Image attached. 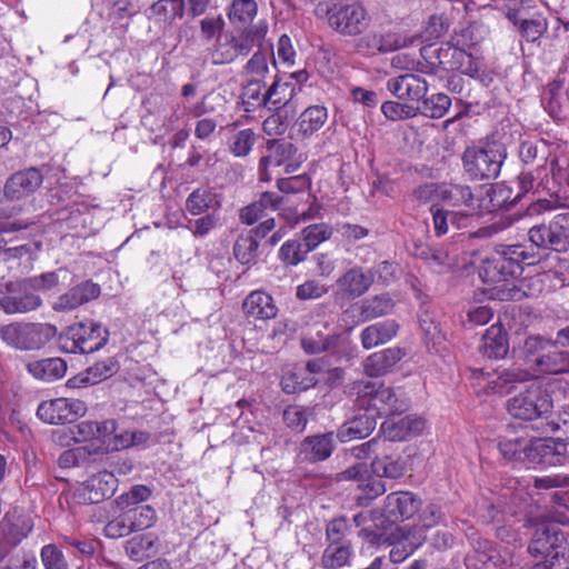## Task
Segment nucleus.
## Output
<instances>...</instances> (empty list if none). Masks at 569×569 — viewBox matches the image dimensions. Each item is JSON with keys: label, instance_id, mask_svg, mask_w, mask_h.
<instances>
[{"label": "nucleus", "instance_id": "f257e3e1", "mask_svg": "<svg viewBox=\"0 0 569 569\" xmlns=\"http://www.w3.org/2000/svg\"><path fill=\"white\" fill-rule=\"evenodd\" d=\"M557 209L566 211L555 214L548 222L532 226L528 230V239L539 250L566 253L569 251V199L559 194L550 198H537L526 209V214L533 217Z\"/></svg>", "mask_w": 569, "mask_h": 569}, {"label": "nucleus", "instance_id": "f03ea898", "mask_svg": "<svg viewBox=\"0 0 569 569\" xmlns=\"http://www.w3.org/2000/svg\"><path fill=\"white\" fill-rule=\"evenodd\" d=\"M540 261L539 252L532 247L522 243L497 244L492 253L485 258L479 268V276L483 282L500 283L502 288L510 284V280L523 272L525 266H533Z\"/></svg>", "mask_w": 569, "mask_h": 569}, {"label": "nucleus", "instance_id": "7ed1b4c3", "mask_svg": "<svg viewBox=\"0 0 569 569\" xmlns=\"http://www.w3.org/2000/svg\"><path fill=\"white\" fill-rule=\"evenodd\" d=\"M470 29H465L460 34L451 37L440 46L427 44L420 49L421 60L417 70L422 73L436 76L439 71L460 70L466 62L467 49L472 44Z\"/></svg>", "mask_w": 569, "mask_h": 569}, {"label": "nucleus", "instance_id": "20e7f679", "mask_svg": "<svg viewBox=\"0 0 569 569\" xmlns=\"http://www.w3.org/2000/svg\"><path fill=\"white\" fill-rule=\"evenodd\" d=\"M506 159L507 148L497 140L467 147L461 156L463 171L472 181L496 179Z\"/></svg>", "mask_w": 569, "mask_h": 569}, {"label": "nucleus", "instance_id": "39448f33", "mask_svg": "<svg viewBox=\"0 0 569 569\" xmlns=\"http://www.w3.org/2000/svg\"><path fill=\"white\" fill-rule=\"evenodd\" d=\"M109 340V330L92 319L74 322L64 328L57 338L60 351L64 353H92L102 349Z\"/></svg>", "mask_w": 569, "mask_h": 569}, {"label": "nucleus", "instance_id": "423d86ee", "mask_svg": "<svg viewBox=\"0 0 569 569\" xmlns=\"http://www.w3.org/2000/svg\"><path fill=\"white\" fill-rule=\"evenodd\" d=\"M356 406L368 409L378 416L401 415L409 408V399L401 389L386 387L382 383L366 382L357 393Z\"/></svg>", "mask_w": 569, "mask_h": 569}, {"label": "nucleus", "instance_id": "0eeeda50", "mask_svg": "<svg viewBox=\"0 0 569 569\" xmlns=\"http://www.w3.org/2000/svg\"><path fill=\"white\" fill-rule=\"evenodd\" d=\"M58 335L51 323L13 322L0 328V338L8 346L24 351L40 350Z\"/></svg>", "mask_w": 569, "mask_h": 569}, {"label": "nucleus", "instance_id": "6e6552de", "mask_svg": "<svg viewBox=\"0 0 569 569\" xmlns=\"http://www.w3.org/2000/svg\"><path fill=\"white\" fill-rule=\"evenodd\" d=\"M530 542L528 551L551 561L565 553L567 533L553 520L541 518L530 522Z\"/></svg>", "mask_w": 569, "mask_h": 569}, {"label": "nucleus", "instance_id": "1a4fd4ad", "mask_svg": "<svg viewBox=\"0 0 569 569\" xmlns=\"http://www.w3.org/2000/svg\"><path fill=\"white\" fill-rule=\"evenodd\" d=\"M551 396L542 386H530L507 401V411L515 419L531 421L546 418L552 410Z\"/></svg>", "mask_w": 569, "mask_h": 569}, {"label": "nucleus", "instance_id": "9d476101", "mask_svg": "<svg viewBox=\"0 0 569 569\" xmlns=\"http://www.w3.org/2000/svg\"><path fill=\"white\" fill-rule=\"evenodd\" d=\"M229 29L226 33L230 60L249 52V0H232L228 8Z\"/></svg>", "mask_w": 569, "mask_h": 569}, {"label": "nucleus", "instance_id": "9b49d317", "mask_svg": "<svg viewBox=\"0 0 569 569\" xmlns=\"http://www.w3.org/2000/svg\"><path fill=\"white\" fill-rule=\"evenodd\" d=\"M301 349L307 355L326 353L336 361L348 358L351 340L345 332L326 333L323 330L310 331L300 338Z\"/></svg>", "mask_w": 569, "mask_h": 569}, {"label": "nucleus", "instance_id": "f8f14e48", "mask_svg": "<svg viewBox=\"0 0 569 569\" xmlns=\"http://www.w3.org/2000/svg\"><path fill=\"white\" fill-rule=\"evenodd\" d=\"M328 23L342 36H358L369 24L368 12L361 2H338L328 10Z\"/></svg>", "mask_w": 569, "mask_h": 569}, {"label": "nucleus", "instance_id": "ddd939ff", "mask_svg": "<svg viewBox=\"0 0 569 569\" xmlns=\"http://www.w3.org/2000/svg\"><path fill=\"white\" fill-rule=\"evenodd\" d=\"M41 305L42 299L29 288L24 279L0 284V309L7 315L34 311Z\"/></svg>", "mask_w": 569, "mask_h": 569}, {"label": "nucleus", "instance_id": "4468645a", "mask_svg": "<svg viewBox=\"0 0 569 569\" xmlns=\"http://www.w3.org/2000/svg\"><path fill=\"white\" fill-rule=\"evenodd\" d=\"M118 487V479L107 470L90 476L74 491V498L82 505H97L110 499Z\"/></svg>", "mask_w": 569, "mask_h": 569}, {"label": "nucleus", "instance_id": "2eb2a0df", "mask_svg": "<svg viewBox=\"0 0 569 569\" xmlns=\"http://www.w3.org/2000/svg\"><path fill=\"white\" fill-rule=\"evenodd\" d=\"M43 182L40 168L29 167L10 174L3 186L0 203L4 201H19L34 193Z\"/></svg>", "mask_w": 569, "mask_h": 569}, {"label": "nucleus", "instance_id": "dca6fc26", "mask_svg": "<svg viewBox=\"0 0 569 569\" xmlns=\"http://www.w3.org/2000/svg\"><path fill=\"white\" fill-rule=\"evenodd\" d=\"M471 378L477 380L479 383H485L492 393L503 395L509 392L516 383L527 381L529 379V372L519 367H510L501 371H486L483 368L470 369Z\"/></svg>", "mask_w": 569, "mask_h": 569}, {"label": "nucleus", "instance_id": "f3484780", "mask_svg": "<svg viewBox=\"0 0 569 569\" xmlns=\"http://www.w3.org/2000/svg\"><path fill=\"white\" fill-rule=\"evenodd\" d=\"M268 23L264 20L258 21L251 28V50L257 47V51L251 57V87L254 83L263 81L268 73V59L273 57V46L266 38Z\"/></svg>", "mask_w": 569, "mask_h": 569}, {"label": "nucleus", "instance_id": "a211bd4d", "mask_svg": "<svg viewBox=\"0 0 569 569\" xmlns=\"http://www.w3.org/2000/svg\"><path fill=\"white\" fill-rule=\"evenodd\" d=\"M529 452V462L546 467L569 466V441L559 438L533 440Z\"/></svg>", "mask_w": 569, "mask_h": 569}, {"label": "nucleus", "instance_id": "6ab92c4d", "mask_svg": "<svg viewBox=\"0 0 569 569\" xmlns=\"http://www.w3.org/2000/svg\"><path fill=\"white\" fill-rule=\"evenodd\" d=\"M274 78L276 76L268 72L263 81L251 87V107H264L268 110L286 109L288 100L282 93L288 89V84H279Z\"/></svg>", "mask_w": 569, "mask_h": 569}, {"label": "nucleus", "instance_id": "aec40b11", "mask_svg": "<svg viewBox=\"0 0 569 569\" xmlns=\"http://www.w3.org/2000/svg\"><path fill=\"white\" fill-rule=\"evenodd\" d=\"M412 39L401 34L400 32L371 31L362 36L358 41V48L365 49L368 54L389 53L412 44Z\"/></svg>", "mask_w": 569, "mask_h": 569}, {"label": "nucleus", "instance_id": "412c9836", "mask_svg": "<svg viewBox=\"0 0 569 569\" xmlns=\"http://www.w3.org/2000/svg\"><path fill=\"white\" fill-rule=\"evenodd\" d=\"M421 508V500L409 491L391 492L385 500L382 516L389 522L403 521L413 517Z\"/></svg>", "mask_w": 569, "mask_h": 569}, {"label": "nucleus", "instance_id": "4be33fe9", "mask_svg": "<svg viewBox=\"0 0 569 569\" xmlns=\"http://www.w3.org/2000/svg\"><path fill=\"white\" fill-rule=\"evenodd\" d=\"M386 86L388 91L401 101L420 102L428 92L426 79L411 72L389 78Z\"/></svg>", "mask_w": 569, "mask_h": 569}, {"label": "nucleus", "instance_id": "5701e85b", "mask_svg": "<svg viewBox=\"0 0 569 569\" xmlns=\"http://www.w3.org/2000/svg\"><path fill=\"white\" fill-rule=\"evenodd\" d=\"M423 429L425 420L419 417L388 418L380 426V432L383 436L381 440H386V442L405 441L420 435Z\"/></svg>", "mask_w": 569, "mask_h": 569}, {"label": "nucleus", "instance_id": "b1692460", "mask_svg": "<svg viewBox=\"0 0 569 569\" xmlns=\"http://www.w3.org/2000/svg\"><path fill=\"white\" fill-rule=\"evenodd\" d=\"M529 355L536 356L533 362L538 372L545 375H561L569 372V351L559 347L548 346L545 349L531 351L525 341Z\"/></svg>", "mask_w": 569, "mask_h": 569}, {"label": "nucleus", "instance_id": "393cba45", "mask_svg": "<svg viewBox=\"0 0 569 569\" xmlns=\"http://www.w3.org/2000/svg\"><path fill=\"white\" fill-rule=\"evenodd\" d=\"M101 293L100 286L92 280H84L59 296L52 309L57 312L70 311L97 299Z\"/></svg>", "mask_w": 569, "mask_h": 569}, {"label": "nucleus", "instance_id": "a878e982", "mask_svg": "<svg viewBox=\"0 0 569 569\" xmlns=\"http://www.w3.org/2000/svg\"><path fill=\"white\" fill-rule=\"evenodd\" d=\"M375 282V273L371 269L355 266L346 270L338 279L339 289L351 299L360 298L369 291Z\"/></svg>", "mask_w": 569, "mask_h": 569}, {"label": "nucleus", "instance_id": "bb28decb", "mask_svg": "<svg viewBox=\"0 0 569 569\" xmlns=\"http://www.w3.org/2000/svg\"><path fill=\"white\" fill-rule=\"evenodd\" d=\"M377 425V417L368 409H360V412L343 422L337 430V438L341 442L362 439L371 435Z\"/></svg>", "mask_w": 569, "mask_h": 569}, {"label": "nucleus", "instance_id": "cd10ccee", "mask_svg": "<svg viewBox=\"0 0 569 569\" xmlns=\"http://www.w3.org/2000/svg\"><path fill=\"white\" fill-rule=\"evenodd\" d=\"M472 551L466 558V566L470 569H491L500 565L501 558L499 551L492 542L480 537L471 539Z\"/></svg>", "mask_w": 569, "mask_h": 569}, {"label": "nucleus", "instance_id": "c85d7f7f", "mask_svg": "<svg viewBox=\"0 0 569 569\" xmlns=\"http://www.w3.org/2000/svg\"><path fill=\"white\" fill-rule=\"evenodd\" d=\"M479 351L488 359H503L508 355V332L501 323H495L485 331Z\"/></svg>", "mask_w": 569, "mask_h": 569}, {"label": "nucleus", "instance_id": "c756f323", "mask_svg": "<svg viewBox=\"0 0 569 569\" xmlns=\"http://www.w3.org/2000/svg\"><path fill=\"white\" fill-rule=\"evenodd\" d=\"M406 356L405 349L390 347L368 356L363 362L365 372L369 377H381L389 371Z\"/></svg>", "mask_w": 569, "mask_h": 569}, {"label": "nucleus", "instance_id": "7c9ffc66", "mask_svg": "<svg viewBox=\"0 0 569 569\" xmlns=\"http://www.w3.org/2000/svg\"><path fill=\"white\" fill-rule=\"evenodd\" d=\"M543 101L551 117L556 119L569 117V81L567 86L560 80L550 82L545 91Z\"/></svg>", "mask_w": 569, "mask_h": 569}, {"label": "nucleus", "instance_id": "2f4dec72", "mask_svg": "<svg viewBox=\"0 0 569 569\" xmlns=\"http://www.w3.org/2000/svg\"><path fill=\"white\" fill-rule=\"evenodd\" d=\"M300 456L310 462L328 459L335 449L333 433L315 435L305 438L300 443Z\"/></svg>", "mask_w": 569, "mask_h": 569}, {"label": "nucleus", "instance_id": "473e14b6", "mask_svg": "<svg viewBox=\"0 0 569 569\" xmlns=\"http://www.w3.org/2000/svg\"><path fill=\"white\" fill-rule=\"evenodd\" d=\"M26 369L37 380L53 382L64 377L68 365L60 357H50L29 361Z\"/></svg>", "mask_w": 569, "mask_h": 569}, {"label": "nucleus", "instance_id": "72a5a7b5", "mask_svg": "<svg viewBox=\"0 0 569 569\" xmlns=\"http://www.w3.org/2000/svg\"><path fill=\"white\" fill-rule=\"evenodd\" d=\"M545 289L543 280L540 274L526 277L517 283L510 282L506 288L500 289L499 297L501 300L520 301L525 298H537Z\"/></svg>", "mask_w": 569, "mask_h": 569}, {"label": "nucleus", "instance_id": "f704fd0d", "mask_svg": "<svg viewBox=\"0 0 569 569\" xmlns=\"http://www.w3.org/2000/svg\"><path fill=\"white\" fill-rule=\"evenodd\" d=\"M399 325L395 320H385L366 327L360 333L363 349L370 350L389 342L397 336Z\"/></svg>", "mask_w": 569, "mask_h": 569}, {"label": "nucleus", "instance_id": "c9c22d12", "mask_svg": "<svg viewBox=\"0 0 569 569\" xmlns=\"http://www.w3.org/2000/svg\"><path fill=\"white\" fill-rule=\"evenodd\" d=\"M159 537L152 532L138 533L124 542V551L133 561H142L158 553Z\"/></svg>", "mask_w": 569, "mask_h": 569}, {"label": "nucleus", "instance_id": "e433bc0d", "mask_svg": "<svg viewBox=\"0 0 569 569\" xmlns=\"http://www.w3.org/2000/svg\"><path fill=\"white\" fill-rule=\"evenodd\" d=\"M356 307L359 312V321L366 322L391 313L395 301L389 293H379L360 300Z\"/></svg>", "mask_w": 569, "mask_h": 569}, {"label": "nucleus", "instance_id": "4c0bfd02", "mask_svg": "<svg viewBox=\"0 0 569 569\" xmlns=\"http://www.w3.org/2000/svg\"><path fill=\"white\" fill-rule=\"evenodd\" d=\"M32 528V521L26 516L7 513L0 521V537L19 546Z\"/></svg>", "mask_w": 569, "mask_h": 569}, {"label": "nucleus", "instance_id": "58836bf2", "mask_svg": "<svg viewBox=\"0 0 569 569\" xmlns=\"http://www.w3.org/2000/svg\"><path fill=\"white\" fill-rule=\"evenodd\" d=\"M427 536L422 535L421 529H410L402 535V539L390 542L391 549L389 559L393 563H400L411 556L423 542Z\"/></svg>", "mask_w": 569, "mask_h": 569}, {"label": "nucleus", "instance_id": "ea45409f", "mask_svg": "<svg viewBox=\"0 0 569 569\" xmlns=\"http://www.w3.org/2000/svg\"><path fill=\"white\" fill-rule=\"evenodd\" d=\"M551 180L545 164L538 166L533 171H522L518 176V184L522 193L532 192L533 194L547 193L556 194L551 191Z\"/></svg>", "mask_w": 569, "mask_h": 569}, {"label": "nucleus", "instance_id": "a19ab883", "mask_svg": "<svg viewBox=\"0 0 569 569\" xmlns=\"http://www.w3.org/2000/svg\"><path fill=\"white\" fill-rule=\"evenodd\" d=\"M388 448L383 447L382 451L373 458L371 470L379 478H400L406 472V465L399 456L389 453Z\"/></svg>", "mask_w": 569, "mask_h": 569}, {"label": "nucleus", "instance_id": "79ce46f5", "mask_svg": "<svg viewBox=\"0 0 569 569\" xmlns=\"http://www.w3.org/2000/svg\"><path fill=\"white\" fill-rule=\"evenodd\" d=\"M355 557L353 543L336 545L328 543L320 557V565L323 569H340L351 566Z\"/></svg>", "mask_w": 569, "mask_h": 569}, {"label": "nucleus", "instance_id": "37998d69", "mask_svg": "<svg viewBox=\"0 0 569 569\" xmlns=\"http://www.w3.org/2000/svg\"><path fill=\"white\" fill-rule=\"evenodd\" d=\"M68 399L56 398L42 401L37 409V417L49 425H64L70 422L69 411L67 410Z\"/></svg>", "mask_w": 569, "mask_h": 569}, {"label": "nucleus", "instance_id": "c03bdc74", "mask_svg": "<svg viewBox=\"0 0 569 569\" xmlns=\"http://www.w3.org/2000/svg\"><path fill=\"white\" fill-rule=\"evenodd\" d=\"M440 200L455 208L476 204L472 189L465 183H441Z\"/></svg>", "mask_w": 569, "mask_h": 569}, {"label": "nucleus", "instance_id": "a18cd8bd", "mask_svg": "<svg viewBox=\"0 0 569 569\" xmlns=\"http://www.w3.org/2000/svg\"><path fill=\"white\" fill-rule=\"evenodd\" d=\"M317 379L302 367H296L283 373L280 386L286 393L306 391L317 385Z\"/></svg>", "mask_w": 569, "mask_h": 569}, {"label": "nucleus", "instance_id": "49530a36", "mask_svg": "<svg viewBox=\"0 0 569 569\" xmlns=\"http://www.w3.org/2000/svg\"><path fill=\"white\" fill-rule=\"evenodd\" d=\"M355 532V525L346 516L331 519L326 525V541L328 543L347 545L352 543L351 536Z\"/></svg>", "mask_w": 569, "mask_h": 569}, {"label": "nucleus", "instance_id": "de8ad7c7", "mask_svg": "<svg viewBox=\"0 0 569 569\" xmlns=\"http://www.w3.org/2000/svg\"><path fill=\"white\" fill-rule=\"evenodd\" d=\"M532 448V441L525 438H502L498 442V449L506 460L529 461V450Z\"/></svg>", "mask_w": 569, "mask_h": 569}, {"label": "nucleus", "instance_id": "09e8293b", "mask_svg": "<svg viewBox=\"0 0 569 569\" xmlns=\"http://www.w3.org/2000/svg\"><path fill=\"white\" fill-rule=\"evenodd\" d=\"M124 521H128L130 531H140L151 528L157 521V512L149 505L129 508L124 513Z\"/></svg>", "mask_w": 569, "mask_h": 569}, {"label": "nucleus", "instance_id": "8fccbe9b", "mask_svg": "<svg viewBox=\"0 0 569 569\" xmlns=\"http://www.w3.org/2000/svg\"><path fill=\"white\" fill-rule=\"evenodd\" d=\"M520 193L512 197V190L506 184L492 186L487 191L489 204L487 210L495 212L499 210H510L519 200Z\"/></svg>", "mask_w": 569, "mask_h": 569}, {"label": "nucleus", "instance_id": "3c124183", "mask_svg": "<svg viewBox=\"0 0 569 569\" xmlns=\"http://www.w3.org/2000/svg\"><path fill=\"white\" fill-rule=\"evenodd\" d=\"M328 112L323 106H311L299 117L298 126L303 136L318 131L327 121Z\"/></svg>", "mask_w": 569, "mask_h": 569}, {"label": "nucleus", "instance_id": "603ef678", "mask_svg": "<svg viewBox=\"0 0 569 569\" xmlns=\"http://www.w3.org/2000/svg\"><path fill=\"white\" fill-rule=\"evenodd\" d=\"M551 156V144L543 140H526L519 147V158L525 164H531L536 160L547 161Z\"/></svg>", "mask_w": 569, "mask_h": 569}, {"label": "nucleus", "instance_id": "864d4df0", "mask_svg": "<svg viewBox=\"0 0 569 569\" xmlns=\"http://www.w3.org/2000/svg\"><path fill=\"white\" fill-rule=\"evenodd\" d=\"M451 106V99L445 93H436L429 98H422L420 104L416 108L417 113L431 119L442 118Z\"/></svg>", "mask_w": 569, "mask_h": 569}, {"label": "nucleus", "instance_id": "5fc2aeb1", "mask_svg": "<svg viewBox=\"0 0 569 569\" xmlns=\"http://www.w3.org/2000/svg\"><path fill=\"white\" fill-rule=\"evenodd\" d=\"M513 26L528 42H535L547 31L548 21L542 13L538 12L530 18L522 19Z\"/></svg>", "mask_w": 569, "mask_h": 569}, {"label": "nucleus", "instance_id": "6e6d98bb", "mask_svg": "<svg viewBox=\"0 0 569 569\" xmlns=\"http://www.w3.org/2000/svg\"><path fill=\"white\" fill-rule=\"evenodd\" d=\"M309 250L301 238L289 239L279 249V259L289 267H296L307 259Z\"/></svg>", "mask_w": 569, "mask_h": 569}, {"label": "nucleus", "instance_id": "4d7b16f0", "mask_svg": "<svg viewBox=\"0 0 569 569\" xmlns=\"http://www.w3.org/2000/svg\"><path fill=\"white\" fill-rule=\"evenodd\" d=\"M333 233L332 228L327 223H313L302 229L301 240L303 246L310 251L315 250L320 243L329 240Z\"/></svg>", "mask_w": 569, "mask_h": 569}, {"label": "nucleus", "instance_id": "13d9d810", "mask_svg": "<svg viewBox=\"0 0 569 569\" xmlns=\"http://www.w3.org/2000/svg\"><path fill=\"white\" fill-rule=\"evenodd\" d=\"M276 315L277 307L270 295L260 290L251 291V317L267 320L274 318Z\"/></svg>", "mask_w": 569, "mask_h": 569}, {"label": "nucleus", "instance_id": "bf43d9fd", "mask_svg": "<svg viewBox=\"0 0 569 569\" xmlns=\"http://www.w3.org/2000/svg\"><path fill=\"white\" fill-rule=\"evenodd\" d=\"M506 18L512 23L538 13L536 0H506Z\"/></svg>", "mask_w": 569, "mask_h": 569}, {"label": "nucleus", "instance_id": "052dcab7", "mask_svg": "<svg viewBox=\"0 0 569 569\" xmlns=\"http://www.w3.org/2000/svg\"><path fill=\"white\" fill-rule=\"evenodd\" d=\"M152 13L164 22L172 23L184 13V0H158L150 7Z\"/></svg>", "mask_w": 569, "mask_h": 569}, {"label": "nucleus", "instance_id": "680f3d73", "mask_svg": "<svg viewBox=\"0 0 569 569\" xmlns=\"http://www.w3.org/2000/svg\"><path fill=\"white\" fill-rule=\"evenodd\" d=\"M120 369V363L116 357H108L88 367L87 375L91 377L93 385H97L114 376Z\"/></svg>", "mask_w": 569, "mask_h": 569}, {"label": "nucleus", "instance_id": "e2e57ef3", "mask_svg": "<svg viewBox=\"0 0 569 569\" xmlns=\"http://www.w3.org/2000/svg\"><path fill=\"white\" fill-rule=\"evenodd\" d=\"M214 199V194L203 188L193 190L186 200V209L193 216H198L207 211Z\"/></svg>", "mask_w": 569, "mask_h": 569}, {"label": "nucleus", "instance_id": "0e129e2a", "mask_svg": "<svg viewBox=\"0 0 569 569\" xmlns=\"http://www.w3.org/2000/svg\"><path fill=\"white\" fill-rule=\"evenodd\" d=\"M527 346L531 351L551 347H567L569 346V325L559 329L556 339L545 338L542 336H530L527 338Z\"/></svg>", "mask_w": 569, "mask_h": 569}, {"label": "nucleus", "instance_id": "69168bd1", "mask_svg": "<svg viewBox=\"0 0 569 569\" xmlns=\"http://www.w3.org/2000/svg\"><path fill=\"white\" fill-rule=\"evenodd\" d=\"M267 146L270 151L268 156H271V163L277 167L291 160L297 152L296 146L286 140H269Z\"/></svg>", "mask_w": 569, "mask_h": 569}, {"label": "nucleus", "instance_id": "338daca9", "mask_svg": "<svg viewBox=\"0 0 569 569\" xmlns=\"http://www.w3.org/2000/svg\"><path fill=\"white\" fill-rule=\"evenodd\" d=\"M152 491L144 485H134L128 492L122 493L116 499V503L120 509H129L131 507L141 506L140 503L148 500Z\"/></svg>", "mask_w": 569, "mask_h": 569}, {"label": "nucleus", "instance_id": "774afa93", "mask_svg": "<svg viewBox=\"0 0 569 569\" xmlns=\"http://www.w3.org/2000/svg\"><path fill=\"white\" fill-rule=\"evenodd\" d=\"M44 569H68V561L62 550L54 543L44 545L40 551Z\"/></svg>", "mask_w": 569, "mask_h": 569}]
</instances>
